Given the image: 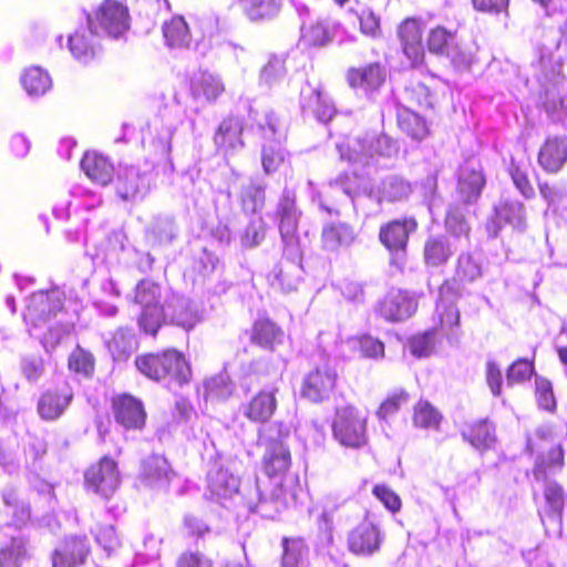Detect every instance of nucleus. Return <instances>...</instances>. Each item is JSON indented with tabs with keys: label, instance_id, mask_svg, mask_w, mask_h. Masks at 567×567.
<instances>
[{
	"label": "nucleus",
	"instance_id": "obj_1",
	"mask_svg": "<svg viewBox=\"0 0 567 567\" xmlns=\"http://www.w3.org/2000/svg\"><path fill=\"white\" fill-rule=\"evenodd\" d=\"M290 464V452L285 443L281 440L270 441L264 454V467L274 489L268 497L257 480L250 487V495L246 496V506L250 512L274 519L282 509L303 502L298 476L288 472Z\"/></svg>",
	"mask_w": 567,
	"mask_h": 567
},
{
	"label": "nucleus",
	"instance_id": "obj_2",
	"mask_svg": "<svg viewBox=\"0 0 567 567\" xmlns=\"http://www.w3.org/2000/svg\"><path fill=\"white\" fill-rule=\"evenodd\" d=\"M64 292L55 287L32 293L25 302L23 320L31 337L38 339L44 350H53L74 326L75 315L64 307Z\"/></svg>",
	"mask_w": 567,
	"mask_h": 567
},
{
	"label": "nucleus",
	"instance_id": "obj_3",
	"mask_svg": "<svg viewBox=\"0 0 567 567\" xmlns=\"http://www.w3.org/2000/svg\"><path fill=\"white\" fill-rule=\"evenodd\" d=\"M279 231L287 258L276 265L268 274V282L274 289L291 292L298 288L303 269L301 266L302 251L298 235V225L301 212L296 205V194L285 189L278 206Z\"/></svg>",
	"mask_w": 567,
	"mask_h": 567
},
{
	"label": "nucleus",
	"instance_id": "obj_4",
	"mask_svg": "<svg viewBox=\"0 0 567 567\" xmlns=\"http://www.w3.org/2000/svg\"><path fill=\"white\" fill-rule=\"evenodd\" d=\"M135 365L145 377L163 383L171 390L189 383L192 378L189 363L184 354L175 349L137 357Z\"/></svg>",
	"mask_w": 567,
	"mask_h": 567
},
{
	"label": "nucleus",
	"instance_id": "obj_5",
	"mask_svg": "<svg viewBox=\"0 0 567 567\" xmlns=\"http://www.w3.org/2000/svg\"><path fill=\"white\" fill-rule=\"evenodd\" d=\"M259 130L265 142L261 146V165L267 175L274 174L287 162L290 153L286 150L284 143L285 133L278 127V118L274 113H267Z\"/></svg>",
	"mask_w": 567,
	"mask_h": 567
},
{
	"label": "nucleus",
	"instance_id": "obj_6",
	"mask_svg": "<svg viewBox=\"0 0 567 567\" xmlns=\"http://www.w3.org/2000/svg\"><path fill=\"white\" fill-rule=\"evenodd\" d=\"M86 21L96 34L117 39L130 28V13L127 7L121 1L104 0L93 16H86Z\"/></svg>",
	"mask_w": 567,
	"mask_h": 567
},
{
	"label": "nucleus",
	"instance_id": "obj_7",
	"mask_svg": "<svg viewBox=\"0 0 567 567\" xmlns=\"http://www.w3.org/2000/svg\"><path fill=\"white\" fill-rule=\"evenodd\" d=\"M161 287L150 280H142L136 287L135 301L141 306L138 318L140 328L151 336H155L163 323L165 303H161Z\"/></svg>",
	"mask_w": 567,
	"mask_h": 567
},
{
	"label": "nucleus",
	"instance_id": "obj_8",
	"mask_svg": "<svg viewBox=\"0 0 567 567\" xmlns=\"http://www.w3.org/2000/svg\"><path fill=\"white\" fill-rule=\"evenodd\" d=\"M84 484L87 491L103 498L111 497L121 484V474L116 462L109 456L102 457L99 463L86 470Z\"/></svg>",
	"mask_w": 567,
	"mask_h": 567
},
{
	"label": "nucleus",
	"instance_id": "obj_9",
	"mask_svg": "<svg viewBox=\"0 0 567 567\" xmlns=\"http://www.w3.org/2000/svg\"><path fill=\"white\" fill-rule=\"evenodd\" d=\"M417 227L413 218L393 220L383 226L380 230V240L392 255V264L398 268L404 265L405 248L410 234Z\"/></svg>",
	"mask_w": 567,
	"mask_h": 567
},
{
	"label": "nucleus",
	"instance_id": "obj_10",
	"mask_svg": "<svg viewBox=\"0 0 567 567\" xmlns=\"http://www.w3.org/2000/svg\"><path fill=\"white\" fill-rule=\"evenodd\" d=\"M300 109L303 115H311L318 122L328 123L336 114L330 97L322 92L320 84L306 82L300 90Z\"/></svg>",
	"mask_w": 567,
	"mask_h": 567
},
{
	"label": "nucleus",
	"instance_id": "obj_11",
	"mask_svg": "<svg viewBox=\"0 0 567 567\" xmlns=\"http://www.w3.org/2000/svg\"><path fill=\"white\" fill-rule=\"evenodd\" d=\"M278 391L274 384L259 390L249 401L241 404L243 415L254 423L268 422L277 410Z\"/></svg>",
	"mask_w": 567,
	"mask_h": 567
},
{
	"label": "nucleus",
	"instance_id": "obj_12",
	"mask_svg": "<svg viewBox=\"0 0 567 567\" xmlns=\"http://www.w3.org/2000/svg\"><path fill=\"white\" fill-rule=\"evenodd\" d=\"M417 309V296L401 289H391L380 302V315L388 321H403Z\"/></svg>",
	"mask_w": 567,
	"mask_h": 567
},
{
	"label": "nucleus",
	"instance_id": "obj_13",
	"mask_svg": "<svg viewBox=\"0 0 567 567\" xmlns=\"http://www.w3.org/2000/svg\"><path fill=\"white\" fill-rule=\"evenodd\" d=\"M165 321L190 330L200 321V315L189 299L172 293L165 299L163 322Z\"/></svg>",
	"mask_w": 567,
	"mask_h": 567
},
{
	"label": "nucleus",
	"instance_id": "obj_14",
	"mask_svg": "<svg viewBox=\"0 0 567 567\" xmlns=\"http://www.w3.org/2000/svg\"><path fill=\"white\" fill-rule=\"evenodd\" d=\"M102 204V197L82 185H73L68 193V198L58 203L53 207L55 218L65 220L70 217L71 209L78 212L80 209L91 210Z\"/></svg>",
	"mask_w": 567,
	"mask_h": 567
},
{
	"label": "nucleus",
	"instance_id": "obj_15",
	"mask_svg": "<svg viewBox=\"0 0 567 567\" xmlns=\"http://www.w3.org/2000/svg\"><path fill=\"white\" fill-rule=\"evenodd\" d=\"M151 178L135 166H121L115 181L118 196L125 200L143 198L150 188Z\"/></svg>",
	"mask_w": 567,
	"mask_h": 567
},
{
	"label": "nucleus",
	"instance_id": "obj_16",
	"mask_svg": "<svg viewBox=\"0 0 567 567\" xmlns=\"http://www.w3.org/2000/svg\"><path fill=\"white\" fill-rule=\"evenodd\" d=\"M244 122L238 116H227L217 126L213 142L217 151L230 155L244 147Z\"/></svg>",
	"mask_w": 567,
	"mask_h": 567
},
{
	"label": "nucleus",
	"instance_id": "obj_17",
	"mask_svg": "<svg viewBox=\"0 0 567 567\" xmlns=\"http://www.w3.org/2000/svg\"><path fill=\"white\" fill-rule=\"evenodd\" d=\"M115 420L126 430H141L145 424L146 413L140 400L121 394L113 399Z\"/></svg>",
	"mask_w": 567,
	"mask_h": 567
},
{
	"label": "nucleus",
	"instance_id": "obj_18",
	"mask_svg": "<svg viewBox=\"0 0 567 567\" xmlns=\"http://www.w3.org/2000/svg\"><path fill=\"white\" fill-rule=\"evenodd\" d=\"M73 400V391L68 385L49 389L38 401V413L45 421H55L61 417Z\"/></svg>",
	"mask_w": 567,
	"mask_h": 567
},
{
	"label": "nucleus",
	"instance_id": "obj_19",
	"mask_svg": "<svg viewBox=\"0 0 567 567\" xmlns=\"http://www.w3.org/2000/svg\"><path fill=\"white\" fill-rule=\"evenodd\" d=\"M336 380V372L328 365L317 368L305 378L302 395L312 402L323 401L329 398L334 389Z\"/></svg>",
	"mask_w": 567,
	"mask_h": 567
},
{
	"label": "nucleus",
	"instance_id": "obj_20",
	"mask_svg": "<svg viewBox=\"0 0 567 567\" xmlns=\"http://www.w3.org/2000/svg\"><path fill=\"white\" fill-rule=\"evenodd\" d=\"M344 34L346 32L339 22L321 20L301 28L300 42L305 47H323L331 41L342 42Z\"/></svg>",
	"mask_w": 567,
	"mask_h": 567
},
{
	"label": "nucleus",
	"instance_id": "obj_21",
	"mask_svg": "<svg viewBox=\"0 0 567 567\" xmlns=\"http://www.w3.org/2000/svg\"><path fill=\"white\" fill-rule=\"evenodd\" d=\"M90 25L87 29L80 28L73 34L69 35L68 48L72 56L82 64H89L101 52L97 37Z\"/></svg>",
	"mask_w": 567,
	"mask_h": 567
},
{
	"label": "nucleus",
	"instance_id": "obj_22",
	"mask_svg": "<svg viewBox=\"0 0 567 567\" xmlns=\"http://www.w3.org/2000/svg\"><path fill=\"white\" fill-rule=\"evenodd\" d=\"M174 476L175 473L164 456L154 454L142 462L141 478L153 488L164 489L168 487Z\"/></svg>",
	"mask_w": 567,
	"mask_h": 567
},
{
	"label": "nucleus",
	"instance_id": "obj_23",
	"mask_svg": "<svg viewBox=\"0 0 567 567\" xmlns=\"http://www.w3.org/2000/svg\"><path fill=\"white\" fill-rule=\"evenodd\" d=\"M90 551L85 536L68 537L54 550L53 567H72L84 563Z\"/></svg>",
	"mask_w": 567,
	"mask_h": 567
},
{
	"label": "nucleus",
	"instance_id": "obj_24",
	"mask_svg": "<svg viewBox=\"0 0 567 567\" xmlns=\"http://www.w3.org/2000/svg\"><path fill=\"white\" fill-rule=\"evenodd\" d=\"M485 185L481 166L475 161L466 162L460 169L457 190L464 203L476 200Z\"/></svg>",
	"mask_w": 567,
	"mask_h": 567
},
{
	"label": "nucleus",
	"instance_id": "obj_25",
	"mask_svg": "<svg viewBox=\"0 0 567 567\" xmlns=\"http://www.w3.org/2000/svg\"><path fill=\"white\" fill-rule=\"evenodd\" d=\"M399 37L403 47V52L411 61L413 66L420 64L424 58L422 45L421 23L415 19H406L399 29Z\"/></svg>",
	"mask_w": 567,
	"mask_h": 567
},
{
	"label": "nucleus",
	"instance_id": "obj_26",
	"mask_svg": "<svg viewBox=\"0 0 567 567\" xmlns=\"http://www.w3.org/2000/svg\"><path fill=\"white\" fill-rule=\"evenodd\" d=\"M207 485L210 496L218 502L231 499L239 491L238 478L227 470L218 466L209 471Z\"/></svg>",
	"mask_w": 567,
	"mask_h": 567
},
{
	"label": "nucleus",
	"instance_id": "obj_27",
	"mask_svg": "<svg viewBox=\"0 0 567 567\" xmlns=\"http://www.w3.org/2000/svg\"><path fill=\"white\" fill-rule=\"evenodd\" d=\"M567 162V140L548 137L538 153L539 165L549 173H557Z\"/></svg>",
	"mask_w": 567,
	"mask_h": 567
},
{
	"label": "nucleus",
	"instance_id": "obj_28",
	"mask_svg": "<svg viewBox=\"0 0 567 567\" xmlns=\"http://www.w3.org/2000/svg\"><path fill=\"white\" fill-rule=\"evenodd\" d=\"M381 543L380 522L375 515H368L357 530V555H372Z\"/></svg>",
	"mask_w": 567,
	"mask_h": 567
},
{
	"label": "nucleus",
	"instance_id": "obj_29",
	"mask_svg": "<svg viewBox=\"0 0 567 567\" xmlns=\"http://www.w3.org/2000/svg\"><path fill=\"white\" fill-rule=\"evenodd\" d=\"M81 167L90 179L102 186L107 185L113 178L114 167L102 154L85 153L81 161Z\"/></svg>",
	"mask_w": 567,
	"mask_h": 567
},
{
	"label": "nucleus",
	"instance_id": "obj_30",
	"mask_svg": "<svg viewBox=\"0 0 567 567\" xmlns=\"http://www.w3.org/2000/svg\"><path fill=\"white\" fill-rule=\"evenodd\" d=\"M461 434L465 441L480 451L492 449L496 442L495 429L487 420L465 425Z\"/></svg>",
	"mask_w": 567,
	"mask_h": 567
},
{
	"label": "nucleus",
	"instance_id": "obj_31",
	"mask_svg": "<svg viewBox=\"0 0 567 567\" xmlns=\"http://www.w3.org/2000/svg\"><path fill=\"white\" fill-rule=\"evenodd\" d=\"M165 44L171 49L189 48L193 33L182 16H175L162 27Z\"/></svg>",
	"mask_w": 567,
	"mask_h": 567
},
{
	"label": "nucleus",
	"instance_id": "obj_32",
	"mask_svg": "<svg viewBox=\"0 0 567 567\" xmlns=\"http://www.w3.org/2000/svg\"><path fill=\"white\" fill-rule=\"evenodd\" d=\"M354 412L352 406L337 408L332 430L334 439L343 446H354Z\"/></svg>",
	"mask_w": 567,
	"mask_h": 567
},
{
	"label": "nucleus",
	"instance_id": "obj_33",
	"mask_svg": "<svg viewBox=\"0 0 567 567\" xmlns=\"http://www.w3.org/2000/svg\"><path fill=\"white\" fill-rule=\"evenodd\" d=\"M21 84L30 96H42L52 86L50 74L40 66H31L24 70L21 75Z\"/></svg>",
	"mask_w": 567,
	"mask_h": 567
},
{
	"label": "nucleus",
	"instance_id": "obj_34",
	"mask_svg": "<svg viewBox=\"0 0 567 567\" xmlns=\"http://www.w3.org/2000/svg\"><path fill=\"white\" fill-rule=\"evenodd\" d=\"M30 557L28 542L22 536H13L0 548V567H21Z\"/></svg>",
	"mask_w": 567,
	"mask_h": 567
},
{
	"label": "nucleus",
	"instance_id": "obj_35",
	"mask_svg": "<svg viewBox=\"0 0 567 567\" xmlns=\"http://www.w3.org/2000/svg\"><path fill=\"white\" fill-rule=\"evenodd\" d=\"M424 261L430 267H437L445 264L453 251L445 237H430L424 245Z\"/></svg>",
	"mask_w": 567,
	"mask_h": 567
},
{
	"label": "nucleus",
	"instance_id": "obj_36",
	"mask_svg": "<svg viewBox=\"0 0 567 567\" xmlns=\"http://www.w3.org/2000/svg\"><path fill=\"white\" fill-rule=\"evenodd\" d=\"M284 553L281 557L282 567H305L308 555V547L302 538H287L281 542Z\"/></svg>",
	"mask_w": 567,
	"mask_h": 567
},
{
	"label": "nucleus",
	"instance_id": "obj_37",
	"mask_svg": "<svg viewBox=\"0 0 567 567\" xmlns=\"http://www.w3.org/2000/svg\"><path fill=\"white\" fill-rule=\"evenodd\" d=\"M398 123L403 132L414 140H423L427 135V126L424 120L406 107L398 110Z\"/></svg>",
	"mask_w": 567,
	"mask_h": 567
},
{
	"label": "nucleus",
	"instance_id": "obj_38",
	"mask_svg": "<svg viewBox=\"0 0 567 567\" xmlns=\"http://www.w3.org/2000/svg\"><path fill=\"white\" fill-rule=\"evenodd\" d=\"M351 239V228L344 224H329L322 228L321 240L323 249L336 251Z\"/></svg>",
	"mask_w": 567,
	"mask_h": 567
},
{
	"label": "nucleus",
	"instance_id": "obj_39",
	"mask_svg": "<svg viewBox=\"0 0 567 567\" xmlns=\"http://www.w3.org/2000/svg\"><path fill=\"white\" fill-rule=\"evenodd\" d=\"M496 216L499 220L511 225L517 230L526 228L525 207L520 202L506 200L497 209Z\"/></svg>",
	"mask_w": 567,
	"mask_h": 567
},
{
	"label": "nucleus",
	"instance_id": "obj_40",
	"mask_svg": "<svg viewBox=\"0 0 567 567\" xmlns=\"http://www.w3.org/2000/svg\"><path fill=\"white\" fill-rule=\"evenodd\" d=\"M440 295L443 296V288ZM436 312L440 318L441 330L445 332L449 338L456 336L454 329L457 328L460 323V311L455 305L453 302H446L443 297H441L436 306Z\"/></svg>",
	"mask_w": 567,
	"mask_h": 567
},
{
	"label": "nucleus",
	"instance_id": "obj_41",
	"mask_svg": "<svg viewBox=\"0 0 567 567\" xmlns=\"http://www.w3.org/2000/svg\"><path fill=\"white\" fill-rule=\"evenodd\" d=\"M456 41L455 32L449 31L443 27H436L429 33L427 48L431 53L445 56Z\"/></svg>",
	"mask_w": 567,
	"mask_h": 567
},
{
	"label": "nucleus",
	"instance_id": "obj_42",
	"mask_svg": "<svg viewBox=\"0 0 567 567\" xmlns=\"http://www.w3.org/2000/svg\"><path fill=\"white\" fill-rule=\"evenodd\" d=\"M152 127L156 131L151 141L155 152L162 157H168L176 127L173 124H164L162 120H155Z\"/></svg>",
	"mask_w": 567,
	"mask_h": 567
},
{
	"label": "nucleus",
	"instance_id": "obj_43",
	"mask_svg": "<svg viewBox=\"0 0 567 567\" xmlns=\"http://www.w3.org/2000/svg\"><path fill=\"white\" fill-rule=\"evenodd\" d=\"M244 10L251 20H261L276 16L280 9L279 0H240Z\"/></svg>",
	"mask_w": 567,
	"mask_h": 567
},
{
	"label": "nucleus",
	"instance_id": "obj_44",
	"mask_svg": "<svg viewBox=\"0 0 567 567\" xmlns=\"http://www.w3.org/2000/svg\"><path fill=\"white\" fill-rule=\"evenodd\" d=\"M281 336V330L270 320H258L254 326L252 340L260 347H274L275 342H277Z\"/></svg>",
	"mask_w": 567,
	"mask_h": 567
},
{
	"label": "nucleus",
	"instance_id": "obj_45",
	"mask_svg": "<svg viewBox=\"0 0 567 567\" xmlns=\"http://www.w3.org/2000/svg\"><path fill=\"white\" fill-rule=\"evenodd\" d=\"M564 463V453L560 446L551 449L547 456H540L537 458L534 476L536 480L542 481L546 478L548 472H553L560 468Z\"/></svg>",
	"mask_w": 567,
	"mask_h": 567
},
{
	"label": "nucleus",
	"instance_id": "obj_46",
	"mask_svg": "<svg viewBox=\"0 0 567 567\" xmlns=\"http://www.w3.org/2000/svg\"><path fill=\"white\" fill-rule=\"evenodd\" d=\"M2 501L8 508H12L13 522L17 526H23L30 519V508L27 504L19 502L16 489L4 488Z\"/></svg>",
	"mask_w": 567,
	"mask_h": 567
},
{
	"label": "nucleus",
	"instance_id": "obj_47",
	"mask_svg": "<svg viewBox=\"0 0 567 567\" xmlns=\"http://www.w3.org/2000/svg\"><path fill=\"white\" fill-rule=\"evenodd\" d=\"M206 399H227L234 390L227 374H217L208 379L204 384Z\"/></svg>",
	"mask_w": 567,
	"mask_h": 567
},
{
	"label": "nucleus",
	"instance_id": "obj_48",
	"mask_svg": "<svg viewBox=\"0 0 567 567\" xmlns=\"http://www.w3.org/2000/svg\"><path fill=\"white\" fill-rule=\"evenodd\" d=\"M69 368L75 373L87 378L93 373L94 358L89 351L76 347L70 354Z\"/></svg>",
	"mask_w": 567,
	"mask_h": 567
},
{
	"label": "nucleus",
	"instance_id": "obj_49",
	"mask_svg": "<svg viewBox=\"0 0 567 567\" xmlns=\"http://www.w3.org/2000/svg\"><path fill=\"white\" fill-rule=\"evenodd\" d=\"M434 331L415 334L408 340L406 348L415 358L429 357L434 350Z\"/></svg>",
	"mask_w": 567,
	"mask_h": 567
},
{
	"label": "nucleus",
	"instance_id": "obj_50",
	"mask_svg": "<svg viewBox=\"0 0 567 567\" xmlns=\"http://www.w3.org/2000/svg\"><path fill=\"white\" fill-rule=\"evenodd\" d=\"M241 203L245 212L256 213L265 203V188L261 185L250 183L241 192Z\"/></svg>",
	"mask_w": 567,
	"mask_h": 567
},
{
	"label": "nucleus",
	"instance_id": "obj_51",
	"mask_svg": "<svg viewBox=\"0 0 567 567\" xmlns=\"http://www.w3.org/2000/svg\"><path fill=\"white\" fill-rule=\"evenodd\" d=\"M384 80L385 70L379 63L369 64L360 72V85L365 91L373 92L378 90Z\"/></svg>",
	"mask_w": 567,
	"mask_h": 567
},
{
	"label": "nucleus",
	"instance_id": "obj_52",
	"mask_svg": "<svg viewBox=\"0 0 567 567\" xmlns=\"http://www.w3.org/2000/svg\"><path fill=\"white\" fill-rule=\"evenodd\" d=\"M411 193V186L404 179L392 176L386 178L382 185V197L386 200H401Z\"/></svg>",
	"mask_w": 567,
	"mask_h": 567
},
{
	"label": "nucleus",
	"instance_id": "obj_53",
	"mask_svg": "<svg viewBox=\"0 0 567 567\" xmlns=\"http://www.w3.org/2000/svg\"><path fill=\"white\" fill-rule=\"evenodd\" d=\"M445 58L450 60L451 64L456 70H466L474 61V53L467 45L456 41L449 50Z\"/></svg>",
	"mask_w": 567,
	"mask_h": 567
},
{
	"label": "nucleus",
	"instance_id": "obj_54",
	"mask_svg": "<svg viewBox=\"0 0 567 567\" xmlns=\"http://www.w3.org/2000/svg\"><path fill=\"white\" fill-rule=\"evenodd\" d=\"M456 275L461 280L472 282L482 276V268L472 255L462 254L457 259Z\"/></svg>",
	"mask_w": 567,
	"mask_h": 567
},
{
	"label": "nucleus",
	"instance_id": "obj_55",
	"mask_svg": "<svg viewBox=\"0 0 567 567\" xmlns=\"http://www.w3.org/2000/svg\"><path fill=\"white\" fill-rule=\"evenodd\" d=\"M109 351L115 360H122L132 350V339L128 331L124 329L117 330L111 340L106 342Z\"/></svg>",
	"mask_w": 567,
	"mask_h": 567
},
{
	"label": "nucleus",
	"instance_id": "obj_56",
	"mask_svg": "<svg viewBox=\"0 0 567 567\" xmlns=\"http://www.w3.org/2000/svg\"><path fill=\"white\" fill-rule=\"evenodd\" d=\"M440 413L427 402H420L414 410V424L419 427H437Z\"/></svg>",
	"mask_w": 567,
	"mask_h": 567
},
{
	"label": "nucleus",
	"instance_id": "obj_57",
	"mask_svg": "<svg viewBox=\"0 0 567 567\" xmlns=\"http://www.w3.org/2000/svg\"><path fill=\"white\" fill-rule=\"evenodd\" d=\"M266 236V224L261 217H254L247 225L241 236L244 247H255L259 245Z\"/></svg>",
	"mask_w": 567,
	"mask_h": 567
},
{
	"label": "nucleus",
	"instance_id": "obj_58",
	"mask_svg": "<svg viewBox=\"0 0 567 567\" xmlns=\"http://www.w3.org/2000/svg\"><path fill=\"white\" fill-rule=\"evenodd\" d=\"M197 89L208 101H215L225 91V86L218 75L203 73L198 80Z\"/></svg>",
	"mask_w": 567,
	"mask_h": 567
},
{
	"label": "nucleus",
	"instance_id": "obj_59",
	"mask_svg": "<svg viewBox=\"0 0 567 567\" xmlns=\"http://www.w3.org/2000/svg\"><path fill=\"white\" fill-rule=\"evenodd\" d=\"M409 394L404 390H395L381 403L378 416L382 420L396 413L403 404H406Z\"/></svg>",
	"mask_w": 567,
	"mask_h": 567
},
{
	"label": "nucleus",
	"instance_id": "obj_60",
	"mask_svg": "<svg viewBox=\"0 0 567 567\" xmlns=\"http://www.w3.org/2000/svg\"><path fill=\"white\" fill-rule=\"evenodd\" d=\"M534 373L533 362L526 359L515 361L507 370L506 381L508 385L527 381Z\"/></svg>",
	"mask_w": 567,
	"mask_h": 567
},
{
	"label": "nucleus",
	"instance_id": "obj_61",
	"mask_svg": "<svg viewBox=\"0 0 567 567\" xmlns=\"http://www.w3.org/2000/svg\"><path fill=\"white\" fill-rule=\"evenodd\" d=\"M445 226L447 231L455 237L468 236L470 226L464 218L463 212L457 207L449 209Z\"/></svg>",
	"mask_w": 567,
	"mask_h": 567
},
{
	"label": "nucleus",
	"instance_id": "obj_62",
	"mask_svg": "<svg viewBox=\"0 0 567 567\" xmlns=\"http://www.w3.org/2000/svg\"><path fill=\"white\" fill-rule=\"evenodd\" d=\"M150 234L158 244L171 243L175 237V225L171 218H157L153 223Z\"/></svg>",
	"mask_w": 567,
	"mask_h": 567
},
{
	"label": "nucleus",
	"instance_id": "obj_63",
	"mask_svg": "<svg viewBox=\"0 0 567 567\" xmlns=\"http://www.w3.org/2000/svg\"><path fill=\"white\" fill-rule=\"evenodd\" d=\"M127 238L122 230H113L106 241L105 250L103 251L105 258L110 261L116 259L120 261L118 254L126 250Z\"/></svg>",
	"mask_w": 567,
	"mask_h": 567
},
{
	"label": "nucleus",
	"instance_id": "obj_64",
	"mask_svg": "<svg viewBox=\"0 0 567 567\" xmlns=\"http://www.w3.org/2000/svg\"><path fill=\"white\" fill-rule=\"evenodd\" d=\"M176 567H214V563L203 553L185 551L177 558Z\"/></svg>",
	"mask_w": 567,
	"mask_h": 567
}]
</instances>
